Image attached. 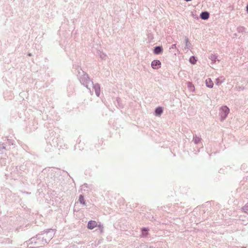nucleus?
I'll return each mask as SVG.
<instances>
[{
	"label": "nucleus",
	"mask_w": 248,
	"mask_h": 248,
	"mask_svg": "<svg viewBox=\"0 0 248 248\" xmlns=\"http://www.w3.org/2000/svg\"><path fill=\"white\" fill-rule=\"evenodd\" d=\"M220 110V114L222 118L225 119L229 113L230 110L229 108L227 106H223L221 107Z\"/></svg>",
	"instance_id": "obj_1"
},
{
	"label": "nucleus",
	"mask_w": 248,
	"mask_h": 248,
	"mask_svg": "<svg viewBox=\"0 0 248 248\" xmlns=\"http://www.w3.org/2000/svg\"><path fill=\"white\" fill-rule=\"evenodd\" d=\"M161 62L159 60H154L152 62V67L153 69H157L160 67Z\"/></svg>",
	"instance_id": "obj_2"
},
{
	"label": "nucleus",
	"mask_w": 248,
	"mask_h": 248,
	"mask_svg": "<svg viewBox=\"0 0 248 248\" xmlns=\"http://www.w3.org/2000/svg\"><path fill=\"white\" fill-rule=\"evenodd\" d=\"M97 226V223L96 221L91 220L88 222V228L90 230H92Z\"/></svg>",
	"instance_id": "obj_3"
},
{
	"label": "nucleus",
	"mask_w": 248,
	"mask_h": 248,
	"mask_svg": "<svg viewBox=\"0 0 248 248\" xmlns=\"http://www.w3.org/2000/svg\"><path fill=\"white\" fill-rule=\"evenodd\" d=\"M205 83L207 87L211 88L213 87L214 83L211 78H209L206 79Z\"/></svg>",
	"instance_id": "obj_4"
},
{
	"label": "nucleus",
	"mask_w": 248,
	"mask_h": 248,
	"mask_svg": "<svg viewBox=\"0 0 248 248\" xmlns=\"http://www.w3.org/2000/svg\"><path fill=\"white\" fill-rule=\"evenodd\" d=\"M200 16L202 19H207L209 17V14L207 12H202Z\"/></svg>",
	"instance_id": "obj_5"
},
{
	"label": "nucleus",
	"mask_w": 248,
	"mask_h": 248,
	"mask_svg": "<svg viewBox=\"0 0 248 248\" xmlns=\"http://www.w3.org/2000/svg\"><path fill=\"white\" fill-rule=\"evenodd\" d=\"M163 51V49L160 46H157L155 48L154 53L156 54L161 53Z\"/></svg>",
	"instance_id": "obj_6"
},
{
	"label": "nucleus",
	"mask_w": 248,
	"mask_h": 248,
	"mask_svg": "<svg viewBox=\"0 0 248 248\" xmlns=\"http://www.w3.org/2000/svg\"><path fill=\"white\" fill-rule=\"evenodd\" d=\"M94 88L95 89L96 94L98 96L100 94V87L99 85L95 84L94 86Z\"/></svg>",
	"instance_id": "obj_7"
},
{
	"label": "nucleus",
	"mask_w": 248,
	"mask_h": 248,
	"mask_svg": "<svg viewBox=\"0 0 248 248\" xmlns=\"http://www.w3.org/2000/svg\"><path fill=\"white\" fill-rule=\"evenodd\" d=\"M163 112V110H162V108L160 107H158L156 109H155V114L156 115H160Z\"/></svg>",
	"instance_id": "obj_8"
},
{
	"label": "nucleus",
	"mask_w": 248,
	"mask_h": 248,
	"mask_svg": "<svg viewBox=\"0 0 248 248\" xmlns=\"http://www.w3.org/2000/svg\"><path fill=\"white\" fill-rule=\"evenodd\" d=\"M78 201L80 203L83 205H85L86 204L84 197L82 195L79 196Z\"/></svg>",
	"instance_id": "obj_9"
},
{
	"label": "nucleus",
	"mask_w": 248,
	"mask_h": 248,
	"mask_svg": "<svg viewBox=\"0 0 248 248\" xmlns=\"http://www.w3.org/2000/svg\"><path fill=\"white\" fill-rule=\"evenodd\" d=\"M197 60L195 59V58L194 56H192L189 59V62L192 64H195Z\"/></svg>",
	"instance_id": "obj_10"
},
{
	"label": "nucleus",
	"mask_w": 248,
	"mask_h": 248,
	"mask_svg": "<svg viewBox=\"0 0 248 248\" xmlns=\"http://www.w3.org/2000/svg\"><path fill=\"white\" fill-rule=\"evenodd\" d=\"M247 11L248 12V5L247 7Z\"/></svg>",
	"instance_id": "obj_11"
},
{
	"label": "nucleus",
	"mask_w": 248,
	"mask_h": 248,
	"mask_svg": "<svg viewBox=\"0 0 248 248\" xmlns=\"http://www.w3.org/2000/svg\"><path fill=\"white\" fill-rule=\"evenodd\" d=\"M143 231H147V230H145V229L143 230Z\"/></svg>",
	"instance_id": "obj_12"
}]
</instances>
